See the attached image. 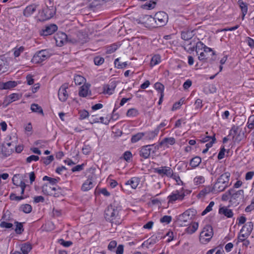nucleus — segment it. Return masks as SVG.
Wrapping results in <instances>:
<instances>
[{
	"label": "nucleus",
	"instance_id": "1",
	"mask_svg": "<svg viewBox=\"0 0 254 254\" xmlns=\"http://www.w3.org/2000/svg\"><path fill=\"white\" fill-rule=\"evenodd\" d=\"M121 210V207L116 205L115 203L110 204L105 211V218L112 223L116 225L121 222L119 212Z\"/></svg>",
	"mask_w": 254,
	"mask_h": 254
},
{
	"label": "nucleus",
	"instance_id": "26",
	"mask_svg": "<svg viewBox=\"0 0 254 254\" xmlns=\"http://www.w3.org/2000/svg\"><path fill=\"white\" fill-rule=\"evenodd\" d=\"M238 3L241 9L242 13V19H244L245 16L247 13L248 6L246 2H244L242 0H239Z\"/></svg>",
	"mask_w": 254,
	"mask_h": 254
},
{
	"label": "nucleus",
	"instance_id": "62",
	"mask_svg": "<svg viewBox=\"0 0 254 254\" xmlns=\"http://www.w3.org/2000/svg\"><path fill=\"white\" fill-rule=\"evenodd\" d=\"M117 245V243L116 241L113 240L111 241L108 246V250L111 251H113L116 247Z\"/></svg>",
	"mask_w": 254,
	"mask_h": 254
},
{
	"label": "nucleus",
	"instance_id": "59",
	"mask_svg": "<svg viewBox=\"0 0 254 254\" xmlns=\"http://www.w3.org/2000/svg\"><path fill=\"white\" fill-rule=\"evenodd\" d=\"M172 220V217L171 216L165 215L160 219L161 223H166L169 224Z\"/></svg>",
	"mask_w": 254,
	"mask_h": 254
},
{
	"label": "nucleus",
	"instance_id": "64",
	"mask_svg": "<svg viewBox=\"0 0 254 254\" xmlns=\"http://www.w3.org/2000/svg\"><path fill=\"white\" fill-rule=\"evenodd\" d=\"M246 42L248 45L252 48H254V40L252 38L248 37L246 38Z\"/></svg>",
	"mask_w": 254,
	"mask_h": 254
},
{
	"label": "nucleus",
	"instance_id": "60",
	"mask_svg": "<svg viewBox=\"0 0 254 254\" xmlns=\"http://www.w3.org/2000/svg\"><path fill=\"white\" fill-rule=\"evenodd\" d=\"M62 195V190L60 188H56V190L53 192L51 195H53L54 196H55L56 197H58Z\"/></svg>",
	"mask_w": 254,
	"mask_h": 254
},
{
	"label": "nucleus",
	"instance_id": "27",
	"mask_svg": "<svg viewBox=\"0 0 254 254\" xmlns=\"http://www.w3.org/2000/svg\"><path fill=\"white\" fill-rule=\"evenodd\" d=\"M12 180L14 185L17 186V187L16 188V191H19L21 194H24L25 189L26 186L25 183L23 181H21L19 184H17L14 183V178Z\"/></svg>",
	"mask_w": 254,
	"mask_h": 254
},
{
	"label": "nucleus",
	"instance_id": "51",
	"mask_svg": "<svg viewBox=\"0 0 254 254\" xmlns=\"http://www.w3.org/2000/svg\"><path fill=\"white\" fill-rule=\"evenodd\" d=\"M118 49V46L114 44L106 48V53L112 54Z\"/></svg>",
	"mask_w": 254,
	"mask_h": 254
},
{
	"label": "nucleus",
	"instance_id": "4",
	"mask_svg": "<svg viewBox=\"0 0 254 254\" xmlns=\"http://www.w3.org/2000/svg\"><path fill=\"white\" fill-rule=\"evenodd\" d=\"M150 21H154L157 26H163L166 24L168 20V14L164 11H159L157 12L154 16L152 17L150 16Z\"/></svg>",
	"mask_w": 254,
	"mask_h": 254
},
{
	"label": "nucleus",
	"instance_id": "34",
	"mask_svg": "<svg viewBox=\"0 0 254 254\" xmlns=\"http://www.w3.org/2000/svg\"><path fill=\"white\" fill-rule=\"evenodd\" d=\"M31 110L33 112H36L39 114H42V115H44L42 108H41V106H39L38 104H32L31 105Z\"/></svg>",
	"mask_w": 254,
	"mask_h": 254
},
{
	"label": "nucleus",
	"instance_id": "36",
	"mask_svg": "<svg viewBox=\"0 0 254 254\" xmlns=\"http://www.w3.org/2000/svg\"><path fill=\"white\" fill-rule=\"evenodd\" d=\"M31 249V245L27 243L23 244L21 247V251L22 254H28Z\"/></svg>",
	"mask_w": 254,
	"mask_h": 254
},
{
	"label": "nucleus",
	"instance_id": "18",
	"mask_svg": "<svg viewBox=\"0 0 254 254\" xmlns=\"http://www.w3.org/2000/svg\"><path fill=\"white\" fill-rule=\"evenodd\" d=\"M37 7V5L35 4L28 5L23 10V15L27 17L30 16L36 11Z\"/></svg>",
	"mask_w": 254,
	"mask_h": 254
},
{
	"label": "nucleus",
	"instance_id": "20",
	"mask_svg": "<svg viewBox=\"0 0 254 254\" xmlns=\"http://www.w3.org/2000/svg\"><path fill=\"white\" fill-rule=\"evenodd\" d=\"M116 87V83L114 82H111L109 84L105 85L104 86V92L109 95L112 94Z\"/></svg>",
	"mask_w": 254,
	"mask_h": 254
},
{
	"label": "nucleus",
	"instance_id": "9",
	"mask_svg": "<svg viewBox=\"0 0 254 254\" xmlns=\"http://www.w3.org/2000/svg\"><path fill=\"white\" fill-rule=\"evenodd\" d=\"M185 196L183 190H176L169 195L167 199L169 203H173L176 200H182Z\"/></svg>",
	"mask_w": 254,
	"mask_h": 254
},
{
	"label": "nucleus",
	"instance_id": "49",
	"mask_svg": "<svg viewBox=\"0 0 254 254\" xmlns=\"http://www.w3.org/2000/svg\"><path fill=\"white\" fill-rule=\"evenodd\" d=\"M26 197L27 196L24 195L16 196L15 193H11L9 196V198L11 200L16 201H20Z\"/></svg>",
	"mask_w": 254,
	"mask_h": 254
},
{
	"label": "nucleus",
	"instance_id": "29",
	"mask_svg": "<svg viewBox=\"0 0 254 254\" xmlns=\"http://www.w3.org/2000/svg\"><path fill=\"white\" fill-rule=\"evenodd\" d=\"M144 133L145 138L148 140L153 139L158 134V129L156 130L155 129L153 131H149Z\"/></svg>",
	"mask_w": 254,
	"mask_h": 254
},
{
	"label": "nucleus",
	"instance_id": "57",
	"mask_svg": "<svg viewBox=\"0 0 254 254\" xmlns=\"http://www.w3.org/2000/svg\"><path fill=\"white\" fill-rule=\"evenodd\" d=\"M84 165V164H82L81 165H78L75 166L73 167L71 170L72 172H79L83 170Z\"/></svg>",
	"mask_w": 254,
	"mask_h": 254
},
{
	"label": "nucleus",
	"instance_id": "5",
	"mask_svg": "<svg viewBox=\"0 0 254 254\" xmlns=\"http://www.w3.org/2000/svg\"><path fill=\"white\" fill-rule=\"evenodd\" d=\"M158 149V146L154 144L144 145L140 148L139 155L144 159H147L151 154L155 153Z\"/></svg>",
	"mask_w": 254,
	"mask_h": 254
},
{
	"label": "nucleus",
	"instance_id": "63",
	"mask_svg": "<svg viewBox=\"0 0 254 254\" xmlns=\"http://www.w3.org/2000/svg\"><path fill=\"white\" fill-rule=\"evenodd\" d=\"M131 157L132 154L130 151H127L123 154V158L127 161H129Z\"/></svg>",
	"mask_w": 254,
	"mask_h": 254
},
{
	"label": "nucleus",
	"instance_id": "58",
	"mask_svg": "<svg viewBox=\"0 0 254 254\" xmlns=\"http://www.w3.org/2000/svg\"><path fill=\"white\" fill-rule=\"evenodd\" d=\"M170 178L174 179L178 184V185H180L181 184L183 183V182L181 181L179 176L178 175H177L176 174H174L173 172H172V175L171 176Z\"/></svg>",
	"mask_w": 254,
	"mask_h": 254
},
{
	"label": "nucleus",
	"instance_id": "40",
	"mask_svg": "<svg viewBox=\"0 0 254 254\" xmlns=\"http://www.w3.org/2000/svg\"><path fill=\"white\" fill-rule=\"evenodd\" d=\"M115 66L116 67L118 68H123L124 67H126L127 64V62H124L121 63L120 62V59L117 58L115 60L114 62Z\"/></svg>",
	"mask_w": 254,
	"mask_h": 254
},
{
	"label": "nucleus",
	"instance_id": "31",
	"mask_svg": "<svg viewBox=\"0 0 254 254\" xmlns=\"http://www.w3.org/2000/svg\"><path fill=\"white\" fill-rule=\"evenodd\" d=\"M156 4V0H150L149 1H147L142 5V7L146 9H151L155 6Z\"/></svg>",
	"mask_w": 254,
	"mask_h": 254
},
{
	"label": "nucleus",
	"instance_id": "41",
	"mask_svg": "<svg viewBox=\"0 0 254 254\" xmlns=\"http://www.w3.org/2000/svg\"><path fill=\"white\" fill-rule=\"evenodd\" d=\"M24 47L23 46H20L19 47H15L13 49V54L15 57H19L21 53H22L24 51Z\"/></svg>",
	"mask_w": 254,
	"mask_h": 254
},
{
	"label": "nucleus",
	"instance_id": "11",
	"mask_svg": "<svg viewBox=\"0 0 254 254\" xmlns=\"http://www.w3.org/2000/svg\"><path fill=\"white\" fill-rule=\"evenodd\" d=\"M154 171L155 173L158 174L162 177L166 176L168 177H170L172 176L173 172L172 169L170 167L167 166L154 168Z\"/></svg>",
	"mask_w": 254,
	"mask_h": 254
},
{
	"label": "nucleus",
	"instance_id": "42",
	"mask_svg": "<svg viewBox=\"0 0 254 254\" xmlns=\"http://www.w3.org/2000/svg\"><path fill=\"white\" fill-rule=\"evenodd\" d=\"M20 210L25 213H29L31 212L32 208L29 204L22 205L20 208Z\"/></svg>",
	"mask_w": 254,
	"mask_h": 254
},
{
	"label": "nucleus",
	"instance_id": "35",
	"mask_svg": "<svg viewBox=\"0 0 254 254\" xmlns=\"http://www.w3.org/2000/svg\"><path fill=\"white\" fill-rule=\"evenodd\" d=\"M16 227L15 228V232L17 234H21L24 231L23 226L22 223L15 221L14 222Z\"/></svg>",
	"mask_w": 254,
	"mask_h": 254
},
{
	"label": "nucleus",
	"instance_id": "13",
	"mask_svg": "<svg viewBox=\"0 0 254 254\" xmlns=\"http://www.w3.org/2000/svg\"><path fill=\"white\" fill-rule=\"evenodd\" d=\"M190 211L187 210L179 216L178 221L181 226H187L190 222Z\"/></svg>",
	"mask_w": 254,
	"mask_h": 254
},
{
	"label": "nucleus",
	"instance_id": "8",
	"mask_svg": "<svg viewBox=\"0 0 254 254\" xmlns=\"http://www.w3.org/2000/svg\"><path fill=\"white\" fill-rule=\"evenodd\" d=\"M50 57V54L46 50H43L37 52L33 57L31 61L33 63L38 64L45 61Z\"/></svg>",
	"mask_w": 254,
	"mask_h": 254
},
{
	"label": "nucleus",
	"instance_id": "50",
	"mask_svg": "<svg viewBox=\"0 0 254 254\" xmlns=\"http://www.w3.org/2000/svg\"><path fill=\"white\" fill-rule=\"evenodd\" d=\"M214 205V201H211L206 208L202 211L201 215H204L212 210V207Z\"/></svg>",
	"mask_w": 254,
	"mask_h": 254
},
{
	"label": "nucleus",
	"instance_id": "22",
	"mask_svg": "<svg viewBox=\"0 0 254 254\" xmlns=\"http://www.w3.org/2000/svg\"><path fill=\"white\" fill-rule=\"evenodd\" d=\"M54 11L53 10V9L48 7L43 9L42 12V14H44L43 19L44 20L50 19L54 16Z\"/></svg>",
	"mask_w": 254,
	"mask_h": 254
},
{
	"label": "nucleus",
	"instance_id": "7",
	"mask_svg": "<svg viewBox=\"0 0 254 254\" xmlns=\"http://www.w3.org/2000/svg\"><path fill=\"white\" fill-rule=\"evenodd\" d=\"M140 182V180L138 177H132L130 179L127 181L123 186H122V190L124 192L128 193L130 192L129 189L131 188L133 190L136 189L139 184Z\"/></svg>",
	"mask_w": 254,
	"mask_h": 254
},
{
	"label": "nucleus",
	"instance_id": "56",
	"mask_svg": "<svg viewBox=\"0 0 254 254\" xmlns=\"http://www.w3.org/2000/svg\"><path fill=\"white\" fill-rule=\"evenodd\" d=\"M198 228L197 223L194 224L192 227H189L186 229V232L190 234H192L195 232Z\"/></svg>",
	"mask_w": 254,
	"mask_h": 254
},
{
	"label": "nucleus",
	"instance_id": "45",
	"mask_svg": "<svg viewBox=\"0 0 254 254\" xmlns=\"http://www.w3.org/2000/svg\"><path fill=\"white\" fill-rule=\"evenodd\" d=\"M155 89L160 93V94H164V86L160 82H157L154 84Z\"/></svg>",
	"mask_w": 254,
	"mask_h": 254
},
{
	"label": "nucleus",
	"instance_id": "24",
	"mask_svg": "<svg viewBox=\"0 0 254 254\" xmlns=\"http://www.w3.org/2000/svg\"><path fill=\"white\" fill-rule=\"evenodd\" d=\"M56 190V188L51 187L50 184H46L42 187V192L45 194L52 195L53 192Z\"/></svg>",
	"mask_w": 254,
	"mask_h": 254
},
{
	"label": "nucleus",
	"instance_id": "53",
	"mask_svg": "<svg viewBox=\"0 0 254 254\" xmlns=\"http://www.w3.org/2000/svg\"><path fill=\"white\" fill-rule=\"evenodd\" d=\"M82 152L84 154H88L91 151V147L89 144H87L86 143H84L82 147Z\"/></svg>",
	"mask_w": 254,
	"mask_h": 254
},
{
	"label": "nucleus",
	"instance_id": "33",
	"mask_svg": "<svg viewBox=\"0 0 254 254\" xmlns=\"http://www.w3.org/2000/svg\"><path fill=\"white\" fill-rule=\"evenodd\" d=\"M145 135L144 132H138L132 136L131 138V142L132 143H135L140 140Z\"/></svg>",
	"mask_w": 254,
	"mask_h": 254
},
{
	"label": "nucleus",
	"instance_id": "54",
	"mask_svg": "<svg viewBox=\"0 0 254 254\" xmlns=\"http://www.w3.org/2000/svg\"><path fill=\"white\" fill-rule=\"evenodd\" d=\"M79 119L84 120L89 116V113L85 110L79 111Z\"/></svg>",
	"mask_w": 254,
	"mask_h": 254
},
{
	"label": "nucleus",
	"instance_id": "47",
	"mask_svg": "<svg viewBox=\"0 0 254 254\" xmlns=\"http://www.w3.org/2000/svg\"><path fill=\"white\" fill-rule=\"evenodd\" d=\"M205 179L203 176H199L195 177L193 179V183L195 185H198L203 183Z\"/></svg>",
	"mask_w": 254,
	"mask_h": 254
},
{
	"label": "nucleus",
	"instance_id": "43",
	"mask_svg": "<svg viewBox=\"0 0 254 254\" xmlns=\"http://www.w3.org/2000/svg\"><path fill=\"white\" fill-rule=\"evenodd\" d=\"M74 80L76 85H79L84 82L85 79L81 75H77L74 76Z\"/></svg>",
	"mask_w": 254,
	"mask_h": 254
},
{
	"label": "nucleus",
	"instance_id": "17",
	"mask_svg": "<svg viewBox=\"0 0 254 254\" xmlns=\"http://www.w3.org/2000/svg\"><path fill=\"white\" fill-rule=\"evenodd\" d=\"M195 35L194 30L185 29L181 32V38L185 41H188L192 38Z\"/></svg>",
	"mask_w": 254,
	"mask_h": 254
},
{
	"label": "nucleus",
	"instance_id": "46",
	"mask_svg": "<svg viewBox=\"0 0 254 254\" xmlns=\"http://www.w3.org/2000/svg\"><path fill=\"white\" fill-rule=\"evenodd\" d=\"M43 181H48L49 182L50 184L51 185H55L57 183H58L59 182V181L60 180V178H57V179H56V178H50V177H49L48 176H44L43 178Z\"/></svg>",
	"mask_w": 254,
	"mask_h": 254
},
{
	"label": "nucleus",
	"instance_id": "21",
	"mask_svg": "<svg viewBox=\"0 0 254 254\" xmlns=\"http://www.w3.org/2000/svg\"><path fill=\"white\" fill-rule=\"evenodd\" d=\"M219 213L224 215L227 218H232L234 215L232 210L226 206L220 207L219 209Z\"/></svg>",
	"mask_w": 254,
	"mask_h": 254
},
{
	"label": "nucleus",
	"instance_id": "6",
	"mask_svg": "<svg viewBox=\"0 0 254 254\" xmlns=\"http://www.w3.org/2000/svg\"><path fill=\"white\" fill-rule=\"evenodd\" d=\"M213 235L212 227L210 225L205 226L201 232L199 240L202 244H206L210 241Z\"/></svg>",
	"mask_w": 254,
	"mask_h": 254
},
{
	"label": "nucleus",
	"instance_id": "16",
	"mask_svg": "<svg viewBox=\"0 0 254 254\" xmlns=\"http://www.w3.org/2000/svg\"><path fill=\"white\" fill-rule=\"evenodd\" d=\"M72 30L73 31V32L71 33V34L64 33V39L66 42L71 43H75L77 41L80 42L81 43H83L84 42L86 41V40L82 41L81 40L80 41L79 39H77L76 38L77 35L75 33V32L76 31V29H74Z\"/></svg>",
	"mask_w": 254,
	"mask_h": 254
},
{
	"label": "nucleus",
	"instance_id": "48",
	"mask_svg": "<svg viewBox=\"0 0 254 254\" xmlns=\"http://www.w3.org/2000/svg\"><path fill=\"white\" fill-rule=\"evenodd\" d=\"M7 64L6 62L0 59V74L7 71Z\"/></svg>",
	"mask_w": 254,
	"mask_h": 254
},
{
	"label": "nucleus",
	"instance_id": "28",
	"mask_svg": "<svg viewBox=\"0 0 254 254\" xmlns=\"http://www.w3.org/2000/svg\"><path fill=\"white\" fill-rule=\"evenodd\" d=\"M176 142V139L174 137H166L160 143L161 145H165L168 147L169 145H173Z\"/></svg>",
	"mask_w": 254,
	"mask_h": 254
},
{
	"label": "nucleus",
	"instance_id": "23",
	"mask_svg": "<svg viewBox=\"0 0 254 254\" xmlns=\"http://www.w3.org/2000/svg\"><path fill=\"white\" fill-rule=\"evenodd\" d=\"M56 44L57 46L62 47L64 45V33L58 32L54 36Z\"/></svg>",
	"mask_w": 254,
	"mask_h": 254
},
{
	"label": "nucleus",
	"instance_id": "32",
	"mask_svg": "<svg viewBox=\"0 0 254 254\" xmlns=\"http://www.w3.org/2000/svg\"><path fill=\"white\" fill-rule=\"evenodd\" d=\"M201 162V158L198 156H195L190 160V164L192 167L195 168L197 167Z\"/></svg>",
	"mask_w": 254,
	"mask_h": 254
},
{
	"label": "nucleus",
	"instance_id": "61",
	"mask_svg": "<svg viewBox=\"0 0 254 254\" xmlns=\"http://www.w3.org/2000/svg\"><path fill=\"white\" fill-rule=\"evenodd\" d=\"M39 159V157L38 156L32 155L26 158V162L29 163L32 161H37Z\"/></svg>",
	"mask_w": 254,
	"mask_h": 254
},
{
	"label": "nucleus",
	"instance_id": "38",
	"mask_svg": "<svg viewBox=\"0 0 254 254\" xmlns=\"http://www.w3.org/2000/svg\"><path fill=\"white\" fill-rule=\"evenodd\" d=\"M161 62V57L159 55H154L151 59L150 64L151 66H154Z\"/></svg>",
	"mask_w": 254,
	"mask_h": 254
},
{
	"label": "nucleus",
	"instance_id": "39",
	"mask_svg": "<svg viewBox=\"0 0 254 254\" xmlns=\"http://www.w3.org/2000/svg\"><path fill=\"white\" fill-rule=\"evenodd\" d=\"M88 87L86 85H83L80 87L79 95L80 97H86L88 94Z\"/></svg>",
	"mask_w": 254,
	"mask_h": 254
},
{
	"label": "nucleus",
	"instance_id": "2",
	"mask_svg": "<svg viewBox=\"0 0 254 254\" xmlns=\"http://www.w3.org/2000/svg\"><path fill=\"white\" fill-rule=\"evenodd\" d=\"M231 174L229 172H224L221 174L217 179L214 184L211 192L217 193L224 191L231 185L229 183Z\"/></svg>",
	"mask_w": 254,
	"mask_h": 254
},
{
	"label": "nucleus",
	"instance_id": "15",
	"mask_svg": "<svg viewBox=\"0 0 254 254\" xmlns=\"http://www.w3.org/2000/svg\"><path fill=\"white\" fill-rule=\"evenodd\" d=\"M58 29V27L55 24H50L45 26V27L41 31V35L43 36H48L52 34Z\"/></svg>",
	"mask_w": 254,
	"mask_h": 254
},
{
	"label": "nucleus",
	"instance_id": "44",
	"mask_svg": "<svg viewBox=\"0 0 254 254\" xmlns=\"http://www.w3.org/2000/svg\"><path fill=\"white\" fill-rule=\"evenodd\" d=\"M138 114V111L135 108H131L129 109L127 113V116L128 117H136Z\"/></svg>",
	"mask_w": 254,
	"mask_h": 254
},
{
	"label": "nucleus",
	"instance_id": "10",
	"mask_svg": "<svg viewBox=\"0 0 254 254\" xmlns=\"http://www.w3.org/2000/svg\"><path fill=\"white\" fill-rule=\"evenodd\" d=\"M198 55H199L198 57V60L205 62L209 58L210 56H212L214 55L215 52L210 48L205 47V48L203 49V51L200 52Z\"/></svg>",
	"mask_w": 254,
	"mask_h": 254
},
{
	"label": "nucleus",
	"instance_id": "12",
	"mask_svg": "<svg viewBox=\"0 0 254 254\" xmlns=\"http://www.w3.org/2000/svg\"><path fill=\"white\" fill-rule=\"evenodd\" d=\"M253 228V223L252 222H248L243 226L240 233H242V236L243 237H248L251 235Z\"/></svg>",
	"mask_w": 254,
	"mask_h": 254
},
{
	"label": "nucleus",
	"instance_id": "14",
	"mask_svg": "<svg viewBox=\"0 0 254 254\" xmlns=\"http://www.w3.org/2000/svg\"><path fill=\"white\" fill-rule=\"evenodd\" d=\"M95 175H89L87 180L83 184L81 189L83 191H88L94 187L93 182L95 180Z\"/></svg>",
	"mask_w": 254,
	"mask_h": 254
},
{
	"label": "nucleus",
	"instance_id": "25",
	"mask_svg": "<svg viewBox=\"0 0 254 254\" xmlns=\"http://www.w3.org/2000/svg\"><path fill=\"white\" fill-rule=\"evenodd\" d=\"M225 168L222 165L218 166L215 169L212 168L211 171V174L216 177L218 175H221L224 171Z\"/></svg>",
	"mask_w": 254,
	"mask_h": 254
},
{
	"label": "nucleus",
	"instance_id": "30",
	"mask_svg": "<svg viewBox=\"0 0 254 254\" xmlns=\"http://www.w3.org/2000/svg\"><path fill=\"white\" fill-rule=\"evenodd\" d=\"M21 97V96L18 93H12L8 96L6 100L8 101V103H10L19 100Z\"/></svg>",
	"mask_w": 254,
	"mask_h": 254
},
{
	"label": "nucleus",
	"instance_id": "3",
	"mask_svg": "<svg viewBox=\"0 0 254 254\" xmlns=\"http://www.w3.org/2000/svg\"><path fill=\"white\" fill-rule=\"evenodd\" d=\"M229 193H231L230 202L235 206L238 205L244 197V190H236L234 189H231L229 190Z\"/></svg>",
	"mask_w": 254,
	"mask_h": 254
},
{
	"label": "nucleus",
	"instance_id": "52",
	"mask_svg": "<svg viewBox=\"0 0 254 254\" xmlns=\"http://www.w3.org/2000/svg\"><path fill=\"white\" fill-rule=\"evenodd\" d=\"M94 62L95 65H100L104 62V59L100 56H97L94 59Z\"/></svg>",
	"mask_w": 254,
	"mask_h": 254
},
{
	"label": "nucleus",
	"instance_id": "55",
	"mask_svg": "<svg viewBox=\"0 0 254 254\" xmlns=\"http://www.w3.org/2000/svg\"><path fill=\"white\" fill-rule=\"evenodd\" d=\"M247 124L249 128L253 129L254 128V115L249 118Z\"/></svg>",
	"mask_w": 254,
	"mask_h": 254
},
{
	"label": "nucleus",
	"instance_id": "37",
	"mask_svg": "<svg viewBox=\"0 0 254 254\" xmlns=\"http://www.w3.org/2000/svg\"><path fill=\"white\" fill-rule=\"evenodd\" d=\"M195 48V52L197 53V54H198V53L200 52V50H203L205 48V47H207L206 45L203 44V43H202L201 41H199V40L197 41L196 43V44L194 45Z\"/></svg>",
	"mask_w": 254,
	"mask_h": 254
},
{
	"label": "nucleus",
	"instance_id": "19",
	"mask_svg": "<svg viewBox=\"0 0 254 254\" xmlns=\"http://www.w3.org/2000/svg\"><path fill=\"white\" fill-rule=\"evenodd\" d=\"M17 83L15 81H8L0 84V89H10L16 87Z\"/></svg>",
	"mask_w": 254,
	"mask_h": 254
}]
</instances>
